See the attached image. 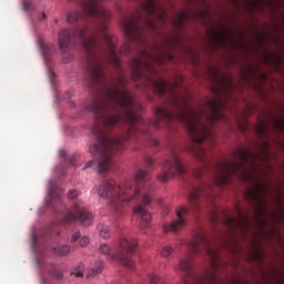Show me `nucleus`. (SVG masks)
<instances>
[{
  "instance_id": "f257e3e1",
  "label": "nucleus",
  "mask_w": 284,
  "mask_h": 284,
  "mask_svg": "<svg viewBox=\"0 0 284 284\" xmlns=\"http://www.w3.org/2000/svg\"><path fill=\"white\" fill-rule=\"evenodd\" d=\"M81 43L87 54L85 84L94 88L99 83H105V61L112 63L120 73L118 81L105 90L103 99L95 98L87 110L95 116L92 129L97 142L89 148L90 154L94 156L99 174H105L114 170V154L123 152V144L136 134H149L150 125L153 128H165L172 121H179L185 125L192 143L189 152L201 162L193 171L196 181L205 176V109L194 110L186 95H181L179 82H171L164 78L154 79L158 75L156 67L163 63L165 53L159 49V54L142 51L141 58L130 61L131 78L133 81L145 79L148 85H152L154 92L161 97H171L170 103L175 111L168 108L155 109V120H145L139 115L143 106L136 103L134 97L125 89V77L121 59L116 52L114 37H73Z\"/></svg>"
},
{
  "instance_id": "f03ea898",
  "label": "nucleus",
  "mask_w": 284,
  "mask_h": 284,
  "mask_svg": "<svg viewBox=\"0 0 284 284\" xmlns=\"http://www.w3.org/2000/svg\"><path fill=\"white\" fill-rule=\"evenodd\" d=\"M152 175L148 171L139 170L134 180H126L123 185L116 184L114 180H102L98 186V196L106 199L108 206L115 219L123 216V207L128 203H139L141 201L144 207L152 203L150 187Z\"/></svg>"
},
{
  "instance_id": "7ed1b4c3",
  "label": "nucleus",
  "mask_w": 284,
  "mask_h": 284,
  "mask_svg": "<svg viewBox=\"0 0 284 284\" xmlns=\"http://www.w3.org/2000/svg\"><path fill=\"white\" fill-rule=\"evenodd\" d=\"M214 189L211 184H205L201 182L200 184H194L189 192V209L180 206L176 209V220L170 224H164V232H181L187 223V216L190 210L193 212H200L203 202L209 206L211 221L217 223L219 221V209L214 202Z\"/></svg>"
},
{
  "instance_id": "20e7f679",
  "label": "nucleus",
  "mask_w": 284,
  "mask_h": 284,
  "mask_svg": "<svg viewBox=\"0 0 284 284\" xmlns=\"http://www.w3.org/2000/svg\"><path fill=\"white\" fill-rule=\"evenodd\" d=\"M135 248V240L122 236L119 241L118 251L113 252L110 245L101 244L99 247V253L106 256L112 263L118 262L121 263V265H124V267H128L129 270H134V260H132V256Z\"/></svg>"
},
{
  "instance_id": "39448f33",
  "label": "nucleus",
  "mask_w": 284,
  "mask_h": 284,
  "mask_svg": "<svg viewBox=\"0 0 284 284\" xmlns=\"http://www.w3.org/2000/svg\"><path fill=\"white\" fill-rule=\"evenodd\" d=\"M175 174H185V168L181 163L179 149L176 145H173L170 149V159L164 162L162 172L158 175V181L166 183V181L173 179Z\"/></svg>"
},
{
  "instance_id": "423d86ee",
  "label": "nucleus",
  "mask_w": 284,
  "mask_h": 284,
  "mask_svg": "<svg viewBox=\"0 0 284 284\" xmlns=\"http://www.w3.org/2000/svg\"><path fill=\"white\" fill-rule=\"evenodd\" d=\"M79 221L84 227H90L94 222V216L85 209L83 204L75 203L71 210L64 214L62 219L63 225L77 223Z\"/></svg>"
},
{
  "instance_id": "0eeeda50",
  "label": "nucleus",
  "mask_w": 284,
  "mask_h": 284,
  "mask_svg": "<svg viewBox=\"0 0 284 284\" xmlns=\"http://www.w3.org/2000/svg\"><path fill=\"white\" fill-rule=\"evenodd\" d=\"M141 14L132 16L130 19H124L122 26L124 28V34L129 41L133 43H145L143 38V24H141Z\"/></svg>"
},
{
  "instance_id": "6e6552de",
  "label": "nucleus",
  "mask_w": 284,
  "mask_h": 284,
  "mask_svg": "<svg viewBox=\"0 0 284 284\" xmlns=\"http://www.w3.org/2000/svg\"><path fill=\"white\" fill-rule=\"evenodd\" d=\"M236 214L237 217H234L227 213L224 214L223 223L231 230V232H234V230H239L240 232L247 233L250 230V225H252V222L250 221V216L247 214H244L241 209L236 207Z\"/></svg>"
},
{
  "instance_id": "1a4fd4ad",
  "label": "nucleus",
  "mask_w": 284,
  "mask_h": 284,
  "mask_svg": "<svg viewBox=\"0 0 284 284\" xmlns=\"http://www.w3.org/2000/svg\"><path fill=\"white\" fill-rule=\"evenodd\" d=\"M213 81L216 83L213 87V92L216 97H223V92H230L234 84L232 83V78L214 71Z\"/></svg>"
},
{
  "instance_id": "9d476101",
  "label": "nucleus",
  "mask_w": 284,
  "mask_h": 284,
  "mask_svg": "<svg viewBox=\"0 0 284 284\" xmlns=\"http://www.w3.org/2000/svg\"><path fill=\"white\" fill-rule=\"evenodd\" d=\"M133 214L134 216H140V227L142 230H148L150 227V224L152 223V215L148 210H145V206L143 204H138L133 207Z\"/></svg>"
},
{
  "instance_id": "9b49d317",
  "label": "nucleus",
  "mask_w": 284,
  "mask_h": 284,
  "mask_svg": "<svg viewBox=\"0 0 284 284\" xmlns=\"http://www.w3.org/2000/svg\"><path fill=\"white\" fill-rule=\"evenodd\" d=\"M142 8L146 14L150 17H158V19L165 18V12H163V9L161 7L156 6V2L154 0H145V3L142 4Z\"/></svg>"
},
{
  "instance_id": "f8f14e48",
  "label": "nucleus",
  "mask_w": 284,
  "mask_h": 284,
  "mask_svg": "<svg viewBox=\"0 0 284 284\" xmlns=\"http://www.w3.org/2000/svg\"><path fill=\"white\" fill-rule=\"evenodd\" d=\"M70 41H72L70 31H68L67 29H63L59 33V48L62 54H70Z\"/></svg>"
},
{
  "instance_id": "ddd939ff",
  "label": "nucleus",
  "mask_w": 284,
  "mask_h": 284,
  "mask_svg": "<svg viewBox=\"0 0 284 284\" xmlns=\"http://www.w3.org/2000/svg\"><path fill=\"white\" fill-rule=\"evenodd\" d=\"M49 199L51 203H54V201H58V203H61V196H63V189L59 186H54L52 184V181L49 182Z\"/></svg>"
},
{
  "instance_id": "4468645a",
  "label": "nucleus",
  "mask_w": 284,
  "mask_h": 284,
  "mask_svg": "<svg viewBox=\"0 0 284 284\" xmlns=\"http://www.w3.org/2000/svg\"><path fill=\"white\" fill-rule=\"evenodd\" d=\"M213 39L215 42V45H226L227 44V32L222 31V32H216L213 34Z\"/></svg>"
},
{
  "instance_id": "2eb2a0df",
  "label": "nucleus",
  "mask_w": 284,
  "mask_h": 284,
  "mask_svg": "<svg viewBox=\"0 0 284 284\" xmlns=\"http://www.w3.org/2000/svg\"><path fill=\"white\" fill-rule=\"evenodd\" d=\"M98 232L101 236V239H110L112 231L110 230V226L103 223L98 224Z\"/></svg>"
},
{
  "instance_id": "dca6fc26",
  "label": "nucleus",
  "mask_w": 284,
  "mask_h": 284,
  "mask_svg": "<svg viewBox=\"0 0 284 284\" xmlns=\"http://www.w3.org/2000/svg\"><path fill=\"white\" fill-rule=\"evenodd\" d=\"M53 253L55 254V256H68V254H70V246L62 245V246L53 247Z\"/></svg>"
},
{
  "instance_id": "f3484780",
  "label": "nucleus",
  "mask_w": 284,
  "mask_h": 284,
  "mask_svg": "<svg viewBox=\"0 0 284 284\" xmlns=\"http://www.w3.org/2000/svg\"><path fill=\"white\" fill-rule=\"evenodd\" d=\"M39 47L42 50L44 57H50L52 54V45L43 42L42 40L39 41Z\"/></svg>"
},
{
  "instance_id": "a211bd4d",
  "label": "nucleus",
  "mask_w": 284,
  "mask_h": 284,
  "mask_svg": "<svg viewBox=\"0 0 284 284\" xmlns=\"http://www.w3.org/2000/svg\"><path fill=\"white\" fill-rule=\"evenodd\" d=\"M103 272V262H98L95 267L89 271V276H97V274H101Z\"/></svg>"
},
{
  "instance_id": "6ab92c4d",
  "label": "nucleus",
  "mask_w": 284,
  "mask_h": 284,
  "mask_svg": "<svg viewBox=\"0 0 284 284\" xmlns=\"http://www.w3.org/2000/svg\"><path fill=\"white\" fill-rule=\"evenodd\" d=\"M267 128H270V124L267 122H264L262 124H260L257 128H256V132L260 136H263L265 134H267Z\"/></svg>"
},
{
  "instance_id": "aec40b11",
  "label": "nucleus",
  "mask_w": 284,
  "mask_h": 284,
  "mask_svg": "<svg viewBox=\"0 0 284 284\" xmlns=\"http://www.w3.org/2000/svg\"><path fill=\"white\" fill-rule=\"evenodd\" d=\"M83 270H84L83 264H79L71 274L73 276H77V278H81L83 277Z\"/></svg>"
},
{
  "instance_id": "412c9836",
  "label": "nucleus",
  "mask_w": 284,
  "mask_h": 284,
  "mask_svg": "<svg viewBox=\"0 0 284 284\" xmlns=\"http://www.w3.org/2000/svg\"><path fill=\"white\" fill-rule=\"evenodd\" d=\"M271 121L273 123V128H276L277 130H283L284 123L282 120L271 116Z\"/></svg>"
},
{
  "instance_id": "4be33fe9",
  "label": "nucleus",
  "mask_w": 284,
  "mask_h": 284,
  "mask_svg": "<svg viewBox=\"0 0 284 284\" xmlns=\"http://www.w3.org/2000/svg\"><path fill=\"white\" fill-rule=\"evenodd\" d=\"M51 276H54V278H63V273L61 271L57 270V267L52 266L51 270L49 271Z\"/></svg>"
},
{
  "instance_id": "5701e85b",
  "label": "nucleus",
  "mask_w": 284,
  "mask_h": 284,
  "mask_svg": "<svg viewBox=\"0 0 284 284\" xmlns=\"http://www.w3.org/2000/svg\"><path fill=\"white\" fill-rule=\"evenodd\" d=\"M144 26L145 28H148L149 30H156V24L154 23V21H152V19L148 18L144 20Z\"/></svg>"
},
{
  "instance_id": "b1692460",
  "label": "nucleus",
  "mask_w": 284,
  "mask_h": 284,
  "mask_svg": "<svg viewBox=\"0 0 284 284\" xmlns=\"http://www.w3.org/2000/svg\"><path fill=\"white\" fill-rule=\"evenodd\" d=\"M174 252V248H172L171 246H165L161 254L164 258H168V256H170L172 253Z\"/></svg>"
},
{
  "instance_id": "393cba45",
  "label": "nucleus",
  "mask_w": 284,
  "mask_h": 284,
  "mask_svg": "<svg viewBox=\"0 0 284 284\" xmlns=\"http://www.w3.org/2000/svg\"><path fill=\"white\" fill-rule=\"evenodd\" d=\"M132 52V45L131 44H124L120 49L121 54H130Z\"/></svg>"
},
{
  "instance_id": "a878e982",
  "label": "nucleus",
  "mask_w": 284,
  "mask_h": 284,
  "mask_svg": "<svg viewBox=\"0 0 284 284\" xmlns=\"http://www.w3.org/2000/svg\"><path fill=\"white\" fill-rule=\"evenodd\" d=\"M79 245L80 247H88V245H90V237L88 236L81 237L79 241Z\"/></svg>"
},
{
  "instance_id": "bb28decb",
  "label": "nucleus",
  "mask_w": 284,
  "mask_h": 284,
  "mask_svg": "<svg viewBox=\"0 0 284 284\" xmlns=\"http://www.w3.org/2000/svg\"><path fill=\"white\" fill-rule=\"evenodd\" d=\"M265 60L267 63H272V61H276V55L272 52H268L266 55H265Z\"/></svg>"
},
{
  "instance_id": "cd10ccee",
  "label": "nucleus",
  "mask_w": 284,
  "mask_h": 284,
  "mask_svg": "<svg viewBox=\"0 0 284 284\" xmlns=\"http://www.w3.org/2000/svg\"><path fill=\"white\" fill-rule=\"evenodd\" d=\"M79 239H81V231H77L75 233H73V235L71 237V243H77V241H79Z\"/></svg>"
},
{
  "instance_id": "c85d7f7f",
  "label": "nucleus",
  "mask_w": 284,
  "mask_h": 284,
  "mask_svg": "<svg viewBox=\"0 0 284 284\" xmlns=\"http://www.w3.org/2000/svg\"><path fill=\"white\" fill-rule=\"evenodd\" d=\"M144 163H146V165L149 166V168H152L153 165H154V160H152V158H150V156H145L144 158Z\"/></svg>"
},
{
  "instance_id": "c756f323",
  "label": "nucleus",
  "mask_w": 284,
  "mask_h": 284,
  "mask_svg": "<svg viewBox=\"0 0 284 284\" xmlns=\"http://www.w3.org/2000/svg\"><path fill=\"white\" fill-rule=\"evenodd\" d=\"M77 196H79V191L77 190H71L69 192V199H77Z\"/></svg>"
},
{
  "instance_id": "7c9ffc66",
  "label": "nucleus",
  "mask_w": 284,
  "mask_h": 284,
  "mask_svg": "<svg viewBox=\"0 0 284 284\" xmlns=\"http://www.w3.org/2000/svg\"><path fill=\"white\" fill-rule=\"evenodd\" d=\"M94 165V160H90L85 163V165L82 168V170H88V168H92Z\"/></svg>"
},
{
  "instance_id": "2f4dec72",
  "label": "nucleus",
  "mask_w": 284,
  "mask_h": 284,
  "mask_svg": "<svg viewBox=\"0 0 284 284\" xmlns=\"http://www.w3.org/2000/svg\"><path fill=\"white\" fill-rule=\"evenodd\" d=\"M59 156H60V159H65V156H68V153L65 152V150H60Z\"/></svg>"
},
{
  "instance_id": "473e14b6",
  "label": "nucleus",
  "mask_w": 284,
  "mask_h": 284,
  "mask_svg": "<svg viewBox=\"0 0 284 284\" xmlns=\"http://www.w3.org/2000/svg\"><path fill=\"white\" fill-rule=\"evenodd\" d=\"M32 243H33V246L37 247V244L39 243V237H37V235H33Z\"/></svg>"
},
{
  "instance_id": "72a5a7b5",
  "label": "nucleus",
  "mask_w": 284,
  "mask_h": 284,
  "mask_svg": "<svg viewBox=\"0 0 284 284\" xmlns=\"http://www.w3.org/2000/svg\"><path fill=\"white\" fill-rule=\"evenodd\" d=\"M151 145L153 146V148H156V146H159V141L158 140H151Z\"/></svg>"
},
{
  "instance_id": "f704fd0d",
  "label": "nucleus",
  "mask_w": 284,
  "mask_h": 284,
  "mask_svg": "<svg viewBox=\"0 0 284 284\" xmlns=\"http://www.w3.org/2000/svg\"><path fill=\"white\" fill-rule=\"evenodd\" d=\"M63 61H64V63H70V61H72V55L70 54L69 59L68 60L64 59Z\"/></svg>"
},
{
  "instance_id": "c9c22d12",
  "label": "nucleus",
  "mask_w": 284,
  "mask_h": 284,
  "mask_svg": "<svg viewBox=\"0 0 284 284\" xmlns=\"http://www.w3.org/2000/svg\"><path fill=\"white\" fill-rule=\"evenodd\" d=\"M70 163H71L72 165H74V159H73V158L70 159Z\"/></svg>"
},
{
  "instance_id": "e433bc0d",
  "label": "nucleus",
  "mask_w": 284,
  "mask_h": 284,
  "mask_svg": "<svg viewBox=\"0 0 284 284\" xmlns=\"http://www.w3.org/2000/svg\"><path fill=\"white\" fill-rule=\"evenodd\" d=\"M166 57L169 58L170 61H172V59H173L172 55L166 54Z\"/></svg>"
},
{
  "instance_id": "4c0bfd02",
  "label": "nucleus",
  "mask_w": 284,
  "mask_h": 284,
  "mask_svg": "<svg viewBox=\"0 0 284 284\" xmlns=\"http://www.w3.org/2000/svg\"><path fill=\"white\" fill-rule=\"evenodd\" d=\"M42 19H45V13H42Z\"/></svg>"
},
{
  "instance_id": "58836bf2",
  "label": "nucleus",
  "mask_w": 284,
  "mask_h": 284,
  "mask_svg": "<svg viewBox=\"0 0 284 284\" xmlns=\"http://www.w3.org/2000/svg\"><path fill=\"white\" fill-rule=\"evenodd\" d=\"M114 225H116V222H113Z\"/></svg>"
}]
</instances>
